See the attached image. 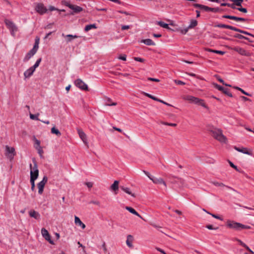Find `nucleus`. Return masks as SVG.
Returning a JSON list of instances; mask_svg holds the SVG:
<instances>
[{"label":"nucleus","mask_w":254,"mask_h":254,"mask_svg":"<svg viewBox=\"0 0 254 254\" xmlns=\"http://www.w3.org/2000/svg\"><path fill=\"white\" fill-rule=\"evenodd\" d=\"M212 136L221 142H225L226 137L223 134L222 131L218 128H214L211 130Z\"/></svg>","instance_id":"obj_1"},{"label":"nucleus","mask_w":254,"mask_h":254,"mask_svg":"<svg viewBox=\"0 0 254 254\" xmlns=\"http://www.w3.org/2000/svg\"><path fill=\"white\" fill-rule=\"evenodd\" d=\"M184 99L189 101L190 103L199 105L204 108H207V106L204 103L203 100L197 97L191 95H187L184 97Z\"/></svg>","instance_id":"obj_2"},{"label":"nucleus","mask_w":254,"mask_h":254,"mask_svg":"<svg viewBox=\"0 0 254 254\" xmlns=\"http://www.w3.org/2000/svg\"><path fill=\"white\" fill-rule=\"evenodd\" d=\"M193 6L195 8H199L200 9L206 12H213L216 13L220 12L221 10L220 8L219 7H210L208 6L198 3H194L193 4Z\"/></svg>","instance_id":"obj_3"},{"label":"nucleus","mask_w":254,"mask_h":254,"mask_svg":"<svg viewBox=\"0 0 254 254\" xmlns=\"http://www.w3.org/2000/svg\"><path fill=\"white\" fill-rule=\"evenodd\" d=\"M34 166L32 167V164L30 165V180H36L39 175V170L36 162L33 160Z\"/></svg>","instance_id":"obj_4"},{"label":"nucleus","mask_w":254,"mask_h":254,"mask_svg":"<svg viewBox=\"0 0 254 254\" xmlns=\"http://www.w3.org/2000/svg\"><path fill=\"white\" fill-rule=\"evenodd\" d=\"M241 223L231 220H228L226 224V226L228 228L234 229L236 231L241 230Z\"/></svg>","instance_id":"obj_5"},{"label":"nucleus","mask_w":254,"mask_h":254,"mask_svg":"<svg viewBox=\"0 0 254 254\" xmlns=\"http://www.w3.org/2000/svg\"><path fill=\"white\" fill-rule=\"evenodd\" d=\"M169 179L171 183L177 184L179 187H183L185 186L184 181L181 178L174 176H170Z\"/></svg>","instance_id":"obj_6"},{"label":"nucleus","mask_w":254,"mask_h":254,"mask_svg":"<svg viewBox=\"0 0 254 254\" xmlns=\"http://www.w3.org/2000/svg\"><path fill=\"white\" fill-rule=\"evenodd\" d=\"M76 87L82 90H88V86L81 79H77L74 81Z\"/></svg>","instance_id":"obj_7"},{"label":"nucleus","mask_w":254,"mask_h":254,"mask_svg":"<svg viewBox=\"0 0 254 254\" xmlns=\"http://www.w3.org/2000/svg\"><path fill=\"white\" fill-rule=\"evenodd\" d=\"M4 22L7 28L11 31V34L13 35L14 32L17 31L15 25L12 21L8 19H5Z\"/></svg>","instance_id":"obj_8"},{"label":"nucleus","mask_w":254,"mask_h":254,"mask_svg":"<svg viewBox=\"0 0 254 254\" xmlns=\"http://www.w3.org/2000/svg\"><path fill=\"white\" fill-rule=\"evenodd\" d=\"M41 234L42 236L45 238L46 240L49 242L51 244L54 245V241L51 239V236L49 234L48 231L44 228L41 229Z\"/></svg>","instance_id":"obj_9"},{"label":"nucleus","mask_w":254,"mask_h":254,"mask_svg":"<svg viewBox=\"0 0 254 254\" xmlns=\"http://www.w3.org/2000/svg\"><path fill=\"white\" fill-rule=\"evenodd\" d=\"M214 87L219 90V91H222L224 94L228 95V96L232 97V94L229 91V89L227 88H225L224 87L218 85L217 83H213Z\"/></svg>","instance_id":"obj_10"},{"label":"nucleus","mask_w":254,"mask_h":254,"mask_svg":"<svg viewBox=\"0 0 254 254\" xmlns=\"http://www.w3.org/2000/svg\"><path fill=\"white\" fill-rule=\"evenodd\" d=\"M35 10L37 12L43 14L47 12V9L43 3H38L36 4L35 7Z\"/></svg>","instance_id":"obj_11"},{"label":"nucleus","mask_w":254,"mask_h":254,"mask_svg":"<svg viewBox=\"0 0 254 254\" xmlns=\"http://www.w3.org/2000/svg\"><path fill=\"white\" fill-rule=\"evenodd\" d=\"M5 155L8 156V157L13 158L15 155V149L13 147H10L6 145L5 146Z\"/></svg>","instance_id":"obj_12"},{"label":"nucleus","mask_w":254,"mask_h":254,"mask_svg":"<svg viewBox=\"0 0 254 254\" xmlns=\"http://www.w3.org/2000/svg\"><path fill=\"white\" fill-rule=\"evenodd\" d=\"M223 18L230 19L235 20L236 21L245 22L247 20V19L242 17H237L235 16H232L229 15H224L222 16Z\"/></svg>","instance_id":"obj_13"},{"label":"nucleus","mask_w":254,"mask_h":254,"mask_svg":"<svg viewBox=\"0 0 254 254\" xmlns=\"http://www.w3.org/2000/svg\"><path fill=\"white\" fill-rule=\"evenodd\" d=\"M69 6V8L73 10V11L70 13V14L72 15H73L75 13H78L83 10V8L79 6L73 4H72V5Z\"/></svg>","instance_id":"obj_14"},{"label":"nucleus","mask_w":254,"mask_h":254,"mask_svg":"<svg viewBox=\"0 0 254 254\" xmlns=\"http://www.w3.org/2000/svg\"><path fill=\"white\" fill-rule=\"evenodd\" d=\"M37 52V51L35 50L34 49H32L25 56L23 61L24 62H27L31 57H32Z\"/></svg>","instance_id":"obj_15"},{"label":"nucleus","mask_w":254,"mask_h":254,"mask_svg":"<svg viewBox=\"0 0 254 254\" xmlns=\"http://www.w3.org/2000/svg\"><path fill=\"white\" fill-rule=\"evenodd\" d=\"M234 50L242 56H250V53L243 48L240 47H235L234 48Z\"/></svg>","instance_id":"obj_16"},{"label":"nucleus","mask_w":254,"mask_h":254,"mask_svg":"<svg viewBox=\"0 0 254 254\" xmlns=\"http://www.w3.org/2000/svg\"><path fill=\"white\" fill-rule=\"evenodd\" d=\"M35 69L31 66L30 68H29L28 69H27L24 72V76L25 78H28L31 76H32L35 71Z\"/></svg>","instance_id":"obj_17"},{"label":"nucleus","mask_w":254,"mask_h":254,"mask_svg":"<svg viewBox=\"0 0 254 254\" xmlns=\"http://www.w3.org/2000/svg\"><path fill=\"white\" fill-rule=\"evenodd\" d=\"M150 180H152L154 184H163L166 188L167 187L166 183L164 181L163 179L161 178H157L153 177L151 178H150Z\"/></svg>","instance_id":"obj_18"},{"label":"nucleus","mask_w":254,"mask_h":254,"mask_svg":"<svg viewBox=\"0 0 254 254\" xmlns=\"http://www.w3.org/2000/svg\"><path fill=\"white\" fill-rule=\"evenodd\" d=\"M29 214L31 217L34 218L35 219H39L40 218V214L39 213L34 210H31L29 211Z\"/></svg>","instance_id":"obj_19"},{"label":"nucleus","mask_w":254,"mask_h":254,"mask_svg":"<svg viewBox=\"0 0 254 254\" xmlns=\"http://www.w3.org/2000/svg\"><path fill=\"white\" fill-rule=\"evenodd\" d=\"M78 133L80 138L82 139L83 142L85 144L87 143V140L86 138V135L85 133L82 130H80V129L78 130Z\"/></svg>","instance_id":"obj_20"},{"label":"nucleus","mask_w":254,"mask_h":254,"mask_svg":"<svg viewBox=\"0 0 254 254\" xmlns=\"http://www.w3.org/2000/svg\"><path fill=\"white\" fill-rule=\"evenodd\" d=\"M62 36L66 37V40L67 43H69V42H71L73 39L80 37V36H77L76 35H73L71 34H68V35L64 36V34H63Z\"/></svg>","instance_id":"obj_21"},{"label":"nucleus","mask_w":254,"mask_h":254,"mask_svg":"<svg viewBox=\"0 0 254 254\" xmlns=\"http://www.w3.org/2000/svg\"><path fill=\"white\" fill-rule=\"evenodd\" d=\"M74 222L76 225L80 226L83 229H84L86 227L85 225L76 216H75L74 218Z\"/></svg>","instance_id":"obj_22"},{"label":"nucleus","mask_w":254,"mask_h":254,"mask_svg":"<svg viewBox=\"0 0 254 254\" xmlns=\"http://www.w3.org/2000/svg\"><path fill=\"white\" fill-rule=\"evenodd\" d=\"M234 148L237 151H238L240 152H242L244 154H248V155H252V153L248 151L246 148H240L237 147L236 146H235Z\"/></svg>","instance_id":"obj_23"},{"label":"nucleus","mask_w":254,"mask_h":254,"mask_svg":"<svg viewBox=\"0 0 254 254\" xmlns=\"http://www.w3.org/2000/svg\"><path fill=\"white\" fill-rule=\"evenodd\" d=\"M121 189L126 192L127 193L131 195L133 197H135V195L134 193H132V192L130 191V189L127 187H125L124 186H120Z\"/></svg>","instance_id":"obj_24"},{"label":"nucleus","mask_w":254,"mask_h":254,"mask_svg":"<svg viewBox=\"0 0 254 254\" xmlns=\"http://www.w3.org/2000/svg\"><path fill=\"white\" fill-rule=\"evenodd\" d=\"M215 27H219V28H226L232 30H234L235 27H233L232 26L226 25L224 24H219L215 26Z\"/></svg>","instance_id":"obj_25"},{"label":"nucleus","mask_w":254,"mask_h":254,"mask_svg":"<svg viewBox=\"0 0 254 254\" xmlns=\"http://www.w3.org/2000/svg\"><path fill=\"white\" fill-rule=\"evenodd\" d=\"M132 241H133V237L130 235H128L127 237V240L126 241V243H127V246L128 247H129V248L132 247Z\"/></svg>","instance_id":"obj_26"},{"label":"nucleus","mask_w":254,"mask_h":254,"mask_svg":"<svg viewBox=\"0 0 254 254\" xmlns=\"http://www.w3.org/2000/svg\"><path fill=\"white\" fill-rule=\"evenodd\" d=\"M141 42L143 43L144 44L148 46L155 45V43L150 39L142 40Z\"/></svg>","instance_id":"obj_27"},{"label":"nucleus","mask_w":254,"mask_h":254,"mask_svg":"<svg viewBox=\"0 0 254 254\" xmlns=\"http://www.w3.org/2000/svg\"><path fill=\"white\" fill-rule=\"evenodd\" d=\"M126 209L129 212L131 213L132 214H133L137 216H138L140 218H141V216L138 214L137 212L135 211V209H134L133 208L129 206H126Z\"/></svg>","instance_id":"obj_28"},{"label":"nucleus","mask_w":254,"mask_h":254,"mask_svg":"<svg viewBox=\"0 0 254 254\" xmlns=\"http://www.w3.org/2000/svg\"><path fill=\"white\" fill-rule=\"evenodd\" d=\"M119 183L118 181H115L114 183L111 185V189L114 191H116L119 189Z\"/></svg>","instance_id":"obj_29"},{"label":"nucleus","mask_w":254,"mask_h":254,"mask_svg":"<svg viewBox=\"0 0 254 254\" xmlns=\"http://www.w3.org/2000/svg\"><path fill=\"white\" fill-rule=\"evenodd\" d=\"M45 185V184H43V183H41L40 182L38 184V193L40 194H42Z\"/></svg>","instance_id":"obj_30"},{"label":"nucleus","mask_w":254,"mask_h":254,"mask_svg":"<svg viewBox=\"0 0 254 254\" xmlns=\"http://www.w3.org/2000/svg\"><path fill=\"white\" fill-rule=\"evenodd\" d=\"M221 6H228L231 7L232 9H237V8L236 7V4L235 3L233 2V3H221Z\"/></svg>","instance_id":"obj_31"},{"label":"nucleus","mask_w":254,"mask_h":254,"mask_svg":"<svg viewBox=\"0 0 254 254\" xmlns=\"http://www.w3.org/2000/svg\"><path fill=\"white\" fill-rule=\"evenodd\" d=\"M96 28H97V26L95 24H89V25H87L85 27L84 30H85V31L87 32L92 29H96Z\"/></svg>","instance_id":"obj_32"},{"label":"nucleus","mask_w":254,"mask_h":254,"mask_svg":"<svg viewBox=\"0 0 254 254\" xmlns=\"http://www.w3.org/2000/svg\"><path fill=\"white\" fill-rule=\"evenodd\" d=\"M206 50L209 52L214 53L216 54H218L221 55H223L225 54V52L219 50H215L211 49H206Z\"/></svg>","instance_id":"obj_33"},{"label":"nucleus","mask_w":254,"mask_h":254,"mask_svg":"<svg viewBox=\"0 0 254 254\" xmlns=\"http://www.w3.org/2000/svg\"><path fill=\"white\" fill-rule=\"evenodd\" d=\"M197 25V21L196 20L192 19L190 21V24L188 26V28L192 29Z\"/></svg>","instance_id":"obj_34"},{"label":"nucleus","mask_w":254,"mask_h":254,"mask_svg":"<svg viewBox=\"0 0 254 254\" xmlns=\"http://www.w3.org/2000/svg\"><path fill=\"white\" fill-rule=\"evenodd\" d=\"M51 133L53 134H56L58 136H60L61 135V132L55 127H53L52 128Z\"/></svg>","instance_id":"obj_35"},{"label":"nucleus","mask_w":254,"mask_h":254,"mask_svg":"<svg viewBox=\"0 0 254 254\" xmlns=\"http://www.w3.org/2000/svg\"><path fill=\"white\" fill-rule=\"evenodd\" d=\"M234 31L238 32L244 34L245 35H250V36H252L254 37L253 34H251L250 33H248L247 31H245L241 30L240 29H238V28H236L235 27V29H234Z\"/></svg>","instance_id":"obj_36"},{"label":"nucleus","mask_w":254,"mask_h":254,"mask_svg":"<svg viewBox=\"0 0 254 254\" xmlns=\"http://www.w3.org/2000/svg\"><path fill=\"white\" fill-rule=\"evenodd\" d=\"M157 24L160 26L166 28V29H170V27L169 26V25L166 23H164L163 21H158L157 22Z\"/></svg>","instance_id":"obj_37"},{"label":"nucleus","mask_w":254,"mask_h":254,"mask_svg":"<svg viewBox=\"0 0 254 254\" xmlns=\"http://www.w3.org/2000/svg\"><path fill=\"white\" fill-rule=\"evenodd\" d=\"M213 184L215 186H218V187H226L227 188L229 189H231V190H233V189L230 187H228V186H225L224 184H223V183H219V182H213Z\"/></svg>","instance_id":"obj_38"},{"label":"nucleus","mask_w":254,"mask_h":254,"mask_svg":"<svg viewBox=\"0 0 254 254\" xmlns=\"http://www.w3.org/2000/svg\"><path fill=\"white\" fill-rule=\"evenodd\" d=\"M39 39L38 38H37L35 39V43H34V46L33 47V49H35L36 51H38V49L39 48Z\"/></svg>","instance_id":"obj_39"},{"label":"nucleus","mask_w":254,"mask_h":254,"mask_svg":"<svg viewBox=\"0 0 254 254\" xmlns=\"http://www.w3.org/2000/svg\"><path fill=\"white\" fill-rule=\"evenodd\" d=\"M234 37L235 38H238V39H245V40H249V38L246 37H245L244 36L242 35H241L240 34H236L234 35Z\"/></svg>","instance_id":"obj_40"},{"label":"nucleus","mask_w":254,"mask_h":254,"mask_svg":"<svg viewBox=\"0 0 254 254\" xmlns=\"http://www.w3.org/2000/svg\"><path fill=\"white\" fill-rule=\"evenodd\" d=\"M39 115V114H30V118L32 120L38 121V120H39V119L38 118Z\"/></svg>","instance_id":"obj_41"},{"label":"nucleus","mask_w":254,"mask_h":254,"mask_svg":"<svg viewBox=\"0 0 254 254\" xmlns=\"http://www.w3.org/2000/svg\"><path fill=\"white\" fill-rule=\"evenodd\" d=\"M143 94L147 97L155 100V101H158V98H157V97H155V96H153L152 95H151V94H149L147 93H145V92H143Z\"/></svg>","instance_id":"obj_42"},{"label":"nucleus","mask_w":254,"mask_h":254,"mask_svg":"<svg viewBox=\"0 0 254 254\" xmlns=\"http://www.w3.org/2000/svg\"><path fill=\"white\" fill-rule=\"evenodd\" d=\"M233 2L235 3L237 6H241L242 5V3L243 1V0H230Z\"/></svg>","instance_id":"obj_43"},{"label":"nucleus","mask_w":254,"mask_h":254,"mask_svg":"<svg viewBox=\"0 0 254 254\" xmlns=\"http://www.w3.org/2000/svg\"><path fill=\"white\" fill-rule=\"evenodd\" d=\"M42 61V59L41 58H39L38 59L37 61L36 62L35 64H34L33 66H32V67H33V68H34L35 69H36L37 67H38L41 63Z\"/></svg>","instance_id":"obj_44"},{"label":"nucleus","mask_w":254,"mask_h":254,"mask_svg":"<svg viewBox=\"0 0 254 254\" xmlns=\"http://www.w3.org/2000/svg\"><path fill=\"white\" fill-rule=\"evenodd\" d=\"M42 61V59L41 58H39L38 59L37 61L36 62L35 64H34L33 66H32V67H33V68H34L35 69H36L37 67H38L41 63Z\"/></svg>","instance_id":"obj_45"},{"label":"nucleus","mask_w":254,"mask_h":254,"mask_svg":"<svg viewBox=\"0 0 254 254\" xmlns=\"http://www.w3.org/2000/svg\"><path fill=\"white\" fill-rule=\"evenodd\" d=\"M42 61V59L41 58H39L38 59L37 61L36 62L35 64H34L33 66H32V67H33V68H34L35 69H36L37 67H38L41 63Z\"/></svg>","instance_id":"obj_46"},{"label":"nucleus","mask_w":254,"mask_h":254,"mask_svg":"<svg viewBox=\"0 0 254 254\" xmlns=\"http://www.w3.org/2000/svg\"><path fill=\"white\" fill-rule=\"evenodd\" d=\"M34 141H35V148L36 149V148H38V147H41L40 146V141L38 140L37 139H36L35 137L34 138Z\"/></svg>","instance_id":"obj_47"},{"label":"nucleus","mask_w":254,"mask_h":254,"mask_svg":"<svg viewBox=\"0 0 254 254\" xmlns=\"http://www.w3.org/2000/svg\"><path fill=\"white\" fill-rule=\"evenodd\" d=\"M229 163L231 167L235 169L237 171L240 172V170L238 168V167L235 165H234L232 162L229 161Z\"/></svg>","instance_id":"obj_48"},{"label":"nucleus","mask_w":254,"mask_h":254,"mask_svg":"<svg viewBox=\"0 0 254 254\" xmlns=\"http://www.w3.org/2000/svg\"><path fill=\"white\" fill-rule=\"evenodd\" d=\"M38 151V153L40 154L41 157H42V154L43 153V150L41 147H38V148H36Z\"/></svg>","instance_id":"obj_49"},{"label":"nucleus","mask_w":254,"mask_h":254,"mask_svg":"<svg viewBox=\"0 0 254 254\" xmlns=\"http://www.w3.org/2000/svg\"><path fill=\"white\" fill-rule=\"evenodd\" d=\"M174 82L178 85H184L186 84L185 82L179 80H175Z\"/></svg>","instance_id":"obj_50"},{"label":"nucleus","mask_w":254,"mask_h":254,"mask_svg":"<svg viewBox=\"0 0 254 254\" xmlns=\"http://www.w3.org/2000/svg\"><path fill=\"white\" fill-rule=\"evenodd\" d=\"M237 10L239 11L244 12V13H247V9L246 8H243V7H238L237 8Z\"/></svg>","instance_id":"obj_51"},{"label":"nucleus","mask_w":254,"mask_h":254,"mask_svg":"<svg viewBox=\"0 0 254 254\" xmlns=\"http://www.w3.org/2000/svg\"><path fill=\"white\" fill-rule=\"evenodd\" d=\"M35 180H30V183L31 185V190L32 191H34L35 190Z\"/></svg>","instance_id":"obj_52"},{"label":"nucleus","mask_w":254,"mask_h":254,"mask_svg":"<svg viewBox=\"0 0 254 254\" xmlns=\"http://www.w3.org/2000/svg\"><path fill=\"white\" fill-rule=\"evenodd\" d=\"M62 3L63 4H64V5L68 7L69 8V6H70L69 5H72V4H70L69 3V2H68V1H66L65 0H63L62 1Z\"/></svg>","instance_id":"obj_53"},{"label":"nucleus","mask_w":254,"mask_h":254,"mask_svg":"<svg viewBox=\"0 0 254 254\" xmlns=\"http://www.w3.org/2000/svg\"><path fill=\"white\" fill-rule=\"evenodd\" d=\"M120 60H123V61H126L127 60V56L126 55H120L119 58Z\"/></svg>","instance_id":"obj_54"},{"label":"nucleus","mask_w":254,"mask_h":254,"mask_svg":"<svg viewBox=\"0 0 254 254\" xmlns=\"http://www.w3.org/2000/svg\"><path fill=\"white\" fill-rule=\"evenodd\" d=\"M102 248L103 249L104 253H106L107 252V249L105 242H103V244L102 245Z\"/></svg>","instance_id":"obj_55"},{"label":"nucleus","mask_w":254,"mask_h":254,"mask_svg":"<svg viewBox=\"0 0 254 254\" xmlns=\"http://www.w3.org/2000/svg\"><path fill=\"white\" fill-rule=\"evenodd\" d=\"M210 215L214 218H216V219H219V220H220L221 221L223 220V218H222L221 217H220L218 215H217L216 214H210Z\"/></svg>","instance_id":"obj_56"},{"label":"nucleus","mask_w":254,"mask_h":254,"mask_svg":"<svg viewBox=\"0 0 254 254\" xmlns=\"http://www.w3.org/2000/svg\"><path fill=\"white\" fill-rule=\"evenodd\" d=\"M206 228L209 230H216L218 227L214 228L212 225H207L206 226Z\"/></svg>","instance_id":"obj_57"},{"label":"nucleus","mask_w":254,"mask_h":254,"mask_svg":"<svg viewBox=\"0 0 254 254\" xmlns=\"http://www.w3.org/2000/svg\"><path fill=\"white\" fill-rule=\"evenodd\" d=\"M189 29H190V28H188V27H187V28H184V29H182V30H181V33L182 34L185 35V34H186L188 32V30H189Z\"/></svg>","instance_id":"obj_58"},{"label":"nucleus","mask_w":254,"mask_h":254,"mask_svg":"<svg viewBox=\"0 0 254 254\" xmlns=\"http://www.w3.org/2000/svg\"><path fill=\"white\" fill-rule=\"evenodd\" d=\"M48 181V178L47 176H44L42 180L40 182L41 183H43L44 184H46Z\"/></svg>","instance_id":"obj_59"},{"label":"nucleus","mask_w":254,"mask_h":254,"mask_svg":"<svg viewBox=\"0 0 254 254\" xmlns=\"http://www.w3.org/2000/svg\"><path fill=\"white\" fill-rule=\"evenodd\" d=\"M251 227L248 225H246L242 224L241 225V230L242 229H251Z\"/></svg>","instance_id":"obj_60"},{"label":"nucleus","mask_w":254,"mask_h":254,"mask_svg":"<svg viewBox=\"0 0 254 254\" xmlns=\"http://www.w3.org/2000/svg\"><path fill=\"white\" fill-rule=\"evenodd\" d=\"M147 80H149V81H155V82H159L160 81V80L159 79L152 78V77H148L147 78Z\"/></svg>","instance_id":"obj_61"},{"label":"nucleus","mask_w":254,"mask_h":254,"mask_svg":"<svg viewBox=\"0 0 254 254\" xmlns=\"http://www.w3.org/2000/svg\"><path fill=\"white\" fill-rule=\"evenodd\" d=\"M134 59L136 61L141 62V63H142L144 61V60L143 59H142V58H139V57H135L134 58Z\"/></svg>","instance_id":"obj_62"},{"label":"nucleus","mask_w":254,"mask_h":254,"mask_svg":"<svg viewBox=\"0 0 254 254\" xmlns=\"http://www.w3.org/2000/svg\"><path fill=\"white\" fill-rule=\"evenodd\" d=\"M129 28H130V26L129 25H122V27H121V29L123 31L128 29Z\"/></svg>","instance_id":"obj_63"},{"label":"nucleus","mask_w":254,"mask_h":254,"mask_svg":"<svg viewBox=\"0 0 254 254\" xmlns=\"http://www.w3.org/2000/svg\"><path fill=\"white\" fill-rule=\"evenodd\" d=\"M88 188H91L93 187V183L91 182H87L85 184Z\"/></svg>","instance_id":"obj_64"}]
</instances>
